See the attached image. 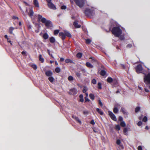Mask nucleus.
I'll return each mask as SVG.
<instances>
[{
    "mask_svg": "<svg viewBox=\"0 0 150 150\" xmlns=\"http://www.w3.org/2000/svg\"><path fill=\"white\" fill-rule=\"evenodd\" d=\"M111 32L115 37H118L122 33V31L118 27H115L112 28Z\"/></svg>",
    "mask_w": 150,
    "mask_h": 150,
    "instance_id": "nucleus-1",
    "label": "nucleus"
},
{
    "mask_svg": "<svg viewBox=\"0 0 150 150\" xmlns=\"http://www.w3.org/2000/svg\"><path fill=\"white\" fill-rule=\"evenodd\" d=\"M84 13L86 16L90 18H92L95 15L93 10L91 9H86Z\"/></svg>",
    "mask_w": 150,
    "mask_h": 150,
    "instance_id": "nucleus-2",
    "label": "nucleus"
},
{
    "mask_svg": "<svg viewBox=\"0 0 150 150\" xmlns=\"http://www.w3.org/2000/svg\"><path fill=\"white\" fill-rule=\"evenodd\" d=\"M42 23L45 24L47 28H48L52 27V22L50 20H47L45 18H43L41 20Z\"/></svg>",
    "mask_w": 150,
    "mask_h": 150,
    "instance_id": "nucleus-3",
    "label": "nucleus"
},
{
    "mask_svg": "<svg viewBox=\"0 0 150 150\" xmlns=\"http://www.w3.org/2000/svg\"><path fill=\"white\" fill-rule=\"evenodd\" d=\"M144 76V82L146 84H150V72L146 74L145 73Z\"/></svg>",
    "mask_w": 150,
    "mask_h": 150,
    "instance_id": "nucleus-4",
    "label": "nucleus"
},
{
    "mask_svg": "<svg viewBox=\"0 0 150 150\" xmlns=\"http://www.w3.org/2000/svg\"><path fill=\"white\" fill-rule=\"evenodd\" d=\"M135 69L137 73L139 74L142 73L144 74H145V73L143 71V68L141 64H139L136 67Z\"/></svg>",
    "mask_w": 150,
    "mask_h": 150,
    "instance_id": "nucleus-5",
    "label": "nucleus"
},
{
    "mask_svg": "<svg viewBox=\"0 0 150 150\" xmlns=\"http://www.w3.org/2000/svg\"><path fill=\"white\" fill-rule=\"evenodd\" d=\"M76 4L79 7L83 6L85 3V0H74Z\"/></svg>",
    "mask_w": 150,
    "mask_h": 150,
    "instance_id": "nucleus-6",
    "label": "nucleus"
},
{
    "mask_svg": "<svg viewBox=\"0 0 150 150\" xmlns=\"http://www.w3.org/2000/svg\"><path fill=\"white\" fill-rule=\"evenodd\" d=\"M108 115L111 118L115 121H116L117 119L115 115L111 111H108Z\"/></svg>",
    "mask_w": 150,
    "mask_h": 150,
    "instance_id": "nucleus-7",
    "label": "nucleus"
},
{
    "mask_svg": "<svg viewBox=\"0 0 150 150\" xmlns=\"http://www.w3.org/2000/svg\"><path fill=\"white\" fill-rule=\"evenodd\" d=\"M77 90L75 88H73L70 90V92L69 93L70 95H75L77 93Z\"/></svg>",
    "mask_w": 150,
    "mask_h": 150,
    "instance_id": "nucleus-8",
    "label": "nucleus"
},
{
    "mask_svg": "<svg viewBox=\"0 0 150 150\" xmlns=\"http://www.w3.org/2000/svg\"><path fill=\"white\" fill-rule=\"evenodd\" d=\"M47 5L49 8L50 9L55 10L56 8L54 5L53 4L51 1L47 3Z\"/></svg>",
    "mask_w": 150,
    "mask_h": 150,
    "instance_id": "nucleus-9",
    "label": "nucleus"
},
{
    "mask_svg": "<svg viewBox=\"0 0 150 150\" xmlns=\"http://www.w3.org/2000/svg\"><path fill=\"white\" fill-rule=\"evenodd\" d=\"M118 82L116 79H114L113 82L111 83L112 87H116L118 85Z\"/></svg>",
    "mask_w": 150,
    "mask_h": 150,
    "instance_id": "nucleus-10",
    "label": "nucleus"
},
{
    "mask_svg": "<svg viewBox=\"0 0 150 150\" xmlns=\"http://www.w3.org/2000/svg\"><path fill=\"white\" fill-rule=\"evenodd\" d=\"M72 117L73 119H74L77 122L79 123L80 124H81V121L80 120L78 117L74 115H72Z\"/></svg>",
    "mask_w": 150,
    "mask_h": 150,
    "instance_id": "nucleus-11",
    "label": "nucleus"
},
{
    "mask_svg": "<svg viewBox=\"0 0 150 150\" xmlns=\"http://www.w3.org/2000/svg\"><path fill=\"white\" fill-rule=\"evenodd\" d=\"M59 36L61 37V38L63 40H64L65 39L66 35L65 33L62 32H60L59 33Z\"/></svg>",
    "mask_w": 150,
    "mask_h": 150,
    "instance_id": "nucleus-12",
    "label": "nucleus"
},
{
    "mask_svg": "<svg viewBox=\"0 0 150 150\" xmlns=\"http://www.w3.org/2000/svg\"><path fill=\"white\" fill-rule=\"evenodd\" d=\"M73 25L76 28H79L81 27V25L78 24V21H75L73 23Z\"/></svg>",
    "mask_w": 150,
    "mask_h": 150,
    "instance_id": "nucleus-13",
    "label": "nucleus"
},
{
    "mask_svg": "<svg viewBox=\"0 0 150 150\" xmlns=\"http://www.w3.org/2000/svg\"><path fill=\"white\" fill-rule=\"evenodd\" d=\"M45 74L47 76L50 77L52 75L53 73L51 71H46Z\"/></svg>",
    "mask_w": 150,
    "mask_h": 150,
    "instance_id": "nucleus-14",
    "label": "nucleus"
},
{
    "mask_svg": "<svg viewBox=\"0 0 150 150\" xmlns=\"http://www.w3.org/2000/svg\"><path fill=\"white\" fill-rule=\"evenodd\" d=\"M34 14V12L32 9H30L29 10V12L28 13L29 16L32 18Z\"/></svg>",
    "mask_w": 150,
    "mask_h": 150,
    "instance_id": "nucleus-15",
    "label": "nucleus"
},
{
    "mask_svg": "<svg viewBox=\"0 0 150 150\" xmlns=\"http://www.w3.org/2000/svg\"><path fill=\"white\" fill-rule=\"evenodd\" d=\"M65 62L67 63H70L71 64H75V62L69 59H67L65 60Z\"/></svg>",
    "mask_w": 150,
    "mask_h": 150,
    "instance_id": "nucleus-16",
    "label": "nucleus"
},
{
    "mask_svg": "<svg viewBox=\"0 0 150 150\" xmlns=\"http://www.w3.org/2000/svg\"><path fill=\"white\" fill-rule=\"evenodd\" d=\"M33 4L35 7L39 8V5L38 0H34Z\"/></svg>",
    "mask_w": 150,
    "mask_h": 150,
    "instance_id": "nucleus-17",
    "label": "nucleus"
},
{
    "mask_svg": "<svg viewBox=\"0 0 150 150\" xmlns=\"http://www.w3.org/2000/svg\"><path fill=\"white\" fill-rule=\"evenodd\" d=\"M64 33L65 34L66 36H67L69 38H71V35L68 31L65 30Z\"/></svg>",
    "mask_w": 150,
    "mask_h": 150,
    "instance_id": "nucleus-18",
    "label": "nucleus"
},
{
    "mask_svg": "<svg viewBox=\"0 0 150 150\" xmlns=\"http://www.w3.org/2000/svg\"><path fill=\"white\" fill-rule=\"evenodd\" d=\"M120 111L122 112L124 115H127V112L125 110V108L122 107Z\"/></svg>",
    "mask_w": 150,
    "mask_h": 150,
    "instance_id": "nucleus-19",
    "label": "nucleus"
},
{
    "mask_svg": "<svg viewBox=\"0 0 150 150\" xmlns=\"http://www.w3.org/2000/svg\"><path fill=\"white\" fill-rule=\"evenodd\" d=\"M114 79H113L112 78L110 77H108L107 79V81L111 84L113 82Z\"/></svg>",
    "mask_w": 150,
    "mask_h": 150,
    "instance_id": "nucleus-20",
    "label": "nucleus"
},
{
    "mask_svg": "<svg viewBox=\"0 0 150 150\" xmlns=\"http://www.w3.org/2000/svg\"><path fill=\"white\" fill-rule=\"evenodd\" d=\"M86 65L89 68H93V66L89 62H86Z\"/></svg>",
    "mask_w": 150,
    "mask_h": 150,
    "instance_id": "nucleus-21",
    "label": "nucleus"
},
{
    "mask_svg": "<svg viewBox=\"0 0 150 150\" xmlns=\"http://www.w3.org/2000/svg\"><path fill=\"white\" fill-rule=\"evenodd\" d=\"M96 110L98 113L100 114L101 115H103V112L100 109H99L98 108H97L96 109Z\"/></svg>",
    "mask_w": 150,
    "mask_h": 150,
    "instance_id": "nucleus-22",
    "label": "nucleus"
},
{
    "mask_svg": "<svg viewBox=\"0 0 150 150\" xmlns=\"http://www.w3.org/2000/svg\"><path fill=\"white\" fill-rule=\"evenodd\" d=\"M49 40L50 43H54L55 41V40L54 38L53 37H52L50 38Z\"/></svg>",
    "mask_w": 150,
    "mask_h": 150,
    "instance_id": "nucleus-23",
    "label": "nucleus"
},
{
    "mask_svg": "<svg viewBox=\"0 0 150 150\" xmlns=\"http://www.w3.org/2000/svg\"><path fill=\"white\" fill-rule=\"evenodd\" d=\"M42 37L44 39L46 40L48 38L49 35L47 33H45L43 34Z\"/></svg>",
    "mask_w": 150,
    "mask_h": 150,
    "instance_id": "nucleus-24",
    "label": "nucleus"
},
{
    "mask_svg": "<svg viewBox=\"0 0 150 150\" xmlns=\"http://www.w3.org/2000/svg\"><path fill=\"white\" fill-rule=\"evenodd\" d=\"M39 60L42 62L43 63L44 61V59L42 58L41 54H39Z\"/></svg>",
    "mask_w": 150,
    "mask_h": 150,
    "instance_id": "nucleus-25",
    "label": "nucleus"
},
{
    "mask_svg": "<svg viewBox=\"0 0 150 150\" xmlns=\"http://www.w3.org/2000/svg\"><path fill=\"white\" fill-rule=\"evenodd\" d=\"M113 111L114 112L115 114L118 113V110L117 109V107L114 106L113 109Z\"/></svg>",
    "mask_w": 150,
    "mask_h": 150,
    "instance_id": "nucleus-26",
    "label": "nucleus"
},
{
    "mask_svg": "<svg viewBox=\"0 0 150 150\" xmlns=\"http://www.w3.org/2000/svg\"><path fill=\"white\" fill-rule=\"evenodd\" d=\"M80 98L79 101L81 102H83L84 101L83 98V96L82 94H80L79 96Z\"/></svg>",
    "mask_w": 150,
    "mask_h": 150,
    "instance_id": "nucleus-27",
    "label": "nucleus"
},
{
    "mask_svg": "<svg viewBox=\"0 0 150 150\" xmlns=\"http://www.w3.org/2000/svg\"><path fill=\"white\" fill-rule=\"evenodd\" d=\"M89 59H92V60L93 62H95V63H98V61L96 59H95V58L94 57H90Z\"/></svg>",
    "mask_w": 150,
    "mask_h": 150,
    "instance_id": "nucleus-28",
    "label": "nucleus"
},
{
    "mask_svg": "<svg viewBox=\"0 0 150 150\" xmlns=\"http://www.w3.org/2000/svg\"><path fill=\"white\" fill-rule=\"evenodd\" d=\"M89 97L92 100H93L95 99V96L93 94H90L89 95Z\"/></svg>",
    "mask_w": 150,
    "mask_h": 150,
    "instance_id": "nucleus-29",
    "label": "nucleus"
},
{
    "mask_svg": "<svg viewBox=\"0 0 150 150\" xmlns=\"http://www.w3.org/2000/svg\"><path fill=\"white\" fill-rule=\"evenodd\" d=\"M106 72L104 70H102L100 71V74L102 76H104L105 75Z\"/></svg>",
    "mask_w": 150,
    "mask_h": 150,
    "instance_id": "nucleus-30",
    "label": "nucleus"
},
{
    "mask_svg": "<svg viewBox=\"0 0 150 150\" xmlns=\"http://www.w3.org/2000/svg\"><path fill=\"white\" fill-rule=\"evenodd\" d=\"M82 53L81 52L78 53L76 55L77 57L79 59L81 58L82 57Z\"/></svg>",
    "mask_w": 150,
    "mask_h": 150,
    "instance_id": "nucleus-31",
    "label": "nucleus"
},
{
    "mask_svg": "<svg viewBox=\"0 0 150 150\" xmlns=\"http://www.w3.org/2000/svg\"><path fill=\"white\" fill-rule=\"evenodd\" d=\"M42 18V16L38 14V21H41V20Z\"/></svg>",
    "mask_w": 150,
    "mask_h": 150,
    "instance_id": "nucleus-32",
    "label": "nucleus"
},
{
    "mask_svg": "<svg viewBox=\"0 0 150 150\" xmlns=\"http://www.w3.org/2000/svg\"><path fill=\"white\" fill-rule=\"evenodd\" d=\"M55 71L56 72L59 73L61 71V69L59 67H56L55 69Z\"/></svg>",
    "mask_w": 150,
    "mask_h": 150,
    "instance_id": "nucleus-33",
    "label": "nucleus"
},
{
    "mask_svg": "<svg viewBox=\"0 0 150 150\" xmlns=\"http://www.w3.org/2000/svg\"><path fill=\"white\" fill-rule=\"evenodd\" d=\"M48 79L49 81L51 83L53 82L54 81V78L52 76H50L48 78Z\"/></svg>",
    "mask_w": 150,
    "mask_h": 150,
    "instance_id": "nucleus-34",
    "label": "nucleus"
},
{
    "mask_svg": "<svg viewBox=\"0 0 150 150\" xmlns=\"http://www.w3.org/2000/svg\"><path fill=\"white\" fill-rule=\"evenodd\" d=\"M140 110V108L139 107H137L135 108V111L136 112H139Z\"/></svg>",
    "mask_w": 150,
    "mask_h": 150,
    "instance_id": "nucleus-35",
    "label": "nucleus"
},
{
    "mask_svg": "<svg viewBox=\"0 0 150 150\" xmlns=\"http://www.w3.org/2000/svg\"><path fill=\"white\" fill-rule=\"evenodd\" d=\"M59 32V30H55L54 31V34L55 35H57Z\"/></svg>",
    "mask_w": 150,
    "mask_h": 150,
    "instance_id": "nucleus-36",
    "label": "nucleus"
},
{
    "mask_svg": "<svg viewBox=\"0 0 150 150\" xmlns=\"http://www.w3.org/2000/svg\"><path fill=\"white\" fill-rule=\"evenodd\" d=\"M128 131V128H124L123 131V132L125 135H127V132Z\"/></svg>",
    "mask_w": 150,
    "mask_h": 150,
    "instance_id": "nucleus-37",
    "label": "nucleus"
},
{
    "mask_svg": "<svg viewBox=\"0 0 150 150\" xmlns=\"http://www.w3.org/2000/svg\"><path fill=\"white\" fill-rule=\"evenodd\" d=\"M14 29V28L13 27H11L9 28V33L11 34H12L13 33V31Z\"/></svg>",
    "mask_w": 150,
    "mask_h": 150,
    "instance_id": "nucleus-38",
    "label": "nucleus"
},
{
    "mask_svg": "<svg viewBox=\"0 0 150 150\" xmlns=\"http://www.w3.org/2000/svg\"><path fill=\"white\" fill-rule=\"evenodd\" d=\"M120 125L122 127H125L126 126V124L125 122L122 121L120 123Z\"/></svg>",
    "mask_w": 150,
    "mask_h": 150,
    "instance_id": "nucleus-39",
    "label": "nucleus"
},
{
    "mask_svg": "<svg viewBox=\"0 0 150 150\" xmlns=\"http://www.w3.org/2000/svg\"><path fill=\"white\" fill-rule=\"evenodd\" d=\"M98 88L100 89H102L101 83L100 82L98 83Z\"/></svg>",
    "mask_w": 150,
    "mask_h": 150,
    "instance_id": "nucleus-40",
    "label": "nucleus"
},
{
    "mask_svg": "<svg viewBox=\"0 0 150 150\" xmlns=\"http://www.w3.org/2000/svg\"><path fill=\"white\" fill-rule=\"evenodd\" d=\"M115 128L116 129L119 131L120 129V127L118 125H116L115 127Z\"/></svg>",
    "mask_w": 150,
    "mask_h": 150,
    "instance_id": "nucleus-41",
    "label": "nucleus"
},
{
    "mask_svg": "<svg viewBox=\"0 0 150 150\" xmlns=\"http://www.w3.org/2000/svg\"><path fill=\"white\" fill-rule=\"evenodd\" d=\"M68 79L69 81H72L74 80V78L72 76H70L68 77Z\"/></svg>",
    "mask_w": 150,
    "mask_h": 150,
    "instance_id": "nucleus-42",
    "label": "nucleus"
},
{
    "mask_svg": "<svg viewBox=\"0 0 150 150\" xmlns=\"http://www.w3.org/2000/svg\"><path fill=\"white\" fill-rule=\"evenodd\" d=\"M91 42V40L89 39H87L86 40V44H89Z\"/></svg>",
    "mask_w": 150,
    "mask_h": 150,
    "instance_id": "nucleus-43",
    "label": "nucleus"
},
{
    "mask_svg": "<svg viewBox=\"0 0 150 150\" xmlns=\"http://www.w3.org/2000/svg\"><path fill=\"white\" fill-rule=\"evenodd\" d=\"M147 120V117L145 116H144V118H143L142 119V121L143 122H146Z\"/></svg>",
    "mask_w": 150,
    "mask_h": 150,
    "instance_id": "nucleus-44",
    "label": "nucleus"
},
{
    "mask_svg": "<svg viewBox=\"0 0 150 150\" xmlns=\"http://www.w3.org/2000/svg\"><path fill=\"white\" fill-rule=\"evenodd\" d=\"M47 53H48V54L52 58H54V57L52 56V54L50 53V51L49 50L47 49Z\"/></svg>",
    "mask_w": 150,
    "mask_h": 150,
    "instance_id": "nucleus-45",
    "label": "nucleus"
},
{
    "mask_svg": "<svg viewBox=\"0 0 150 150\" xmlns=\"http://www.w3.org/2000/svg\"><path fill=\"white\" fill-rule=\"evenodd\" d=\"M119 37V38L121 40H123L125 39L124 36L122 35H121Z\"/></svg>",
    "mask_w": 150,
    "mask_h": 150,
    "instance_id": "nucleus-46",
    "label": "nucleus"
},
{
    "mask_svg": "<svg viewBox=\"0 0 150 150\" xmlns=\"http://www.w3.org/2000/svg\"><path fill=\"white\" fill-rule=\"evenodd\" d=\"M91 82L93 84H95L96 83V81L95 79H92Z\"/></svg>",
    "mask_w": 150,
    "mask_h": 150,
    "instance_id": "nucleus-47",
    "label": "nucleus"
},
{
    "mask_svg": "<svg viewBox=\"0 0 150 150\" xmlns=\"http://www.w3.org/2000/svg\"><path fill=\"white\" fill-rule=\"evenodd\" d=\"M32 67L34 69L36 70L37 69V66L35 64H33L32 66Z\"/></svg>",
    "mask_w": 150,
    "mask_h": 150,
    "instance_id": "nucleus-48",
    "label": "nucleus"
},
{
    "mask_svg": "<svg viewBox=\"0 0 150 150\" xmlns=\"http://www.w3.org/2000/svg\"><path fill=\"white\" fill-rule=\"evenodd\" d=\"M120 65L122 69H126V67L124 64H121Z\"/></svg>",
    "mask_w": 150,
    "mask_h": 150,
    "instance_id": "nucleus-49",
    "label": "nucleus"
},
{
    "mask_svg": "<svg viewBox=\"0 0 150 150\" xmlns=\"http://www.w3.org/2000/svg\"><path fill=\"white\" fill-rule=\"evenodd\" d=\"M90 100L88 98V97H85V102L90 101Z\"/></svg>",
    "mask_w": 150,
    "mask_h": 150,
    "instance_id": "nucleus-50",
    "label": "nucleus"
},
{
    "mask_svg": "<svg viewBox=\"0 0 150 150\" xmlns=\"http://www.w3.org/2000/svg\"><path fill=\"white\" fill-rule=\"evenodd\" d=\"M87 91V89H86V87H84L82 91L83 93H85Z\"/></svg>",
    "mask_w": 150,
    "mask_h": 150,
    "instance_id": "nucleus-51",
    "label": "nucleus"
},
{
    "mask_svg": "<svg viewBox=\"0 0 150 150\" xmlns=\"http://www.w3.org/2000/svg\"><path fill=\"white\" fill-rule=\"evenodd\" d=\"M121 141L120 139H117L116 141V144H117L120 145L121 143Z\"/></svg>",
    "mask_w": 150,
    "mask_h": 150,
    "instance_id": "nucleus-52",
    "label": "nucleus"
},
{
    "mask_svg": "<svg viewBox=\"0 0 150 150\" xmlns=\"http://www.w3.org/2000/svg\"><path fill=\"white\" fill-rule=\"evenodd\" d=\"M98 103L101 107L103 106V103L100 99H99L98 100Z\"/></svg>",
    "mask_w": 150,
    "mask_h": 150,
    "instance_id": "nucleus-53",
    "label": "nucleus"
},
{
    "mask_svg": "<svg viewBox=\"0 0 150 150\" xmlns=\"http://www.w3.org/2000/svg\"><path fill=\"white\" fill-rule=\"evenodd\" d=\"M61 8L62 9H66L67 8V7L66 6L63 5L61 6Z\"/></svg>",
    "mask_w": 150,
    "mask_h": 150,
    "instance_id": "nucleus-54",
    "label": "nucleus"
},
{
    "mask_svg": "<svg viewBox=\"0 0 150 150\" xmlns=\"http://www.w3.org/2000/svg\"><path fill=\"white\" fill-rule=\"evenodd\" d=\"M118 120L119 121H122L123 120L122 117L120 116H119V117Z\"/></svg>",
    "mask_w": 150,
    "mask_h": 150,
    "instance_id": "nucleus-55",
    "label": "nucleus"
},
{
    "mask_svg": "<svg viewBox=\"0 0 150 150\" xmlns=\"http://www.w3.org/2000/svg\"><path fill=\"white\" fill-rule=\"evenodd\" d=\"M76 74L78 77H80L81 76V73L80 72H76Z\"/></svg>",
    "mask_w": 150,
    "mask_h": 150,
    "instance_id": "nucleus-56",
    "label": "nucleus"
},
{
    "mask_svg": "<svg viewBox=\"0 0 150 150\" xmlns=\"http://www.w3.org/2000/svg\"><path fill=\"white\" fill-rule=\"evenodd\" d=\"M142 124V122L140 121L137 123V125L138 126H140Z\"/></svg>",
    "mask_w": 150,
    "mask_h": 150,
    "instance_id": "nucleus-57",
    "label": "nucleus"
},
{
    "mask_svg": "<svg viewBox=\"0 0 150 150\" xmlns=\"http://www.w3.org/2000/svg\"><path fill=\"white\" fill-rule=\"evenodd\" d=\"M90 123L93 125H94L95 124V123L93 120H92L91 122Z\"/></svg>",
    "mask_w": 150,
    "mask_h": 150,
    "instance_id": "nucleus-58",
    "label": "nucleus"
},
{
    "mask_svg": "<svg viewBox=\"0 0 150 150\" xmlns=\"http://www.w3.org/2000/svg\"><path fill=\"white\" fill-rule=\"evenodd\" d=\"M83 113L84 115L87 114L88 113V111H84L83 112Z\"/></svg>",
    "mask_w": 150,
    "mask_h": 150,
    "instance_id": "nucleus-59",
    "label": "nucleus"
},
{
    "mask_svg": "<svg viewBox=\"0 0 150 150\" xmlns=\"http://www.w3.org/2000/svg\"><path fill=\"white\" fill-rule=\"evenodd\" d=\"M137 149L138 150H142V147L141 146H139L138 147Z\"/></svg>",
    "mask_w": 150,
    "mask_h": 150,
    "instance_id": "nucleus-60",
    "label": "nucleus"
},
{
    "mask_svg": "<svg viewBox=\"0 0 150 150\" xmlns=\"http://www.w3.org/2000/svg\"><path fill=\"white\" fill-rule=\"evenodd\" d=\"M132 47V45L131 44H128L127 46V47H129V48H130L131 47Z\"/></svg>",
    "mask_w": 150,
    "mask_h": 150,
    "instance_id": "nucleus-61",
    "label": "nucleus"
},
{
    "mask_svg": "<svg viewBox=\"0 0 150 150\" xmlns=\"http://www.w3.org/2000/svg\"><path fill=\"white\" fill-rule=\"evenodd\" d=\"M115 106H116L117 108V107H120V105L119 104L117 103L115 105Z\"/></svg>",
    "mask_w": 150,
    "mask_h": 150,
    "instance_id": "nucleus-62",
    "label": "nucleus"
},
{
    "mask_svg": "<svg viewBox=\"0 0 150 150\" xmlns=\"http://www.w3.org/2000/svg\"><path fill=\"white\" fill-rule=\"evenodd\" d=\"M145 89V91L146 92H147V93H149V90H148V89H147V88H145L144 89Z\"/></svg>",
    "mask_w": 150,
    "mask_h": 150,
    "instance_id": "nucleus-63",
    "label": "nucleus"
},
{
    "mask_svg": "<svg viewBox=\"0 0 150 150\" xmlns=\"http://www.w3.org/2000/svg\"><path fill=\"white\" fill-rule=\"evenodd\" d=\"M64 60V59L63 57H61L60 59V61L61 62H63Z\"/></svg>",
    "mask_w": 150,
    "mask_h": 150,
    "instance_id": "nucleus-64",
    "label": "nucleus"
}]
</instances>
